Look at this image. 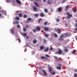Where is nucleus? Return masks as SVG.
<instances>
[{
    "mask_svg": "<svg viewBox=\"0 0 77 77\" xmlns=\"http://www.w3.org/2000/svg\"><path fill=\"white\" fill-rule=\"evenodd\" d=\"M63 53V51L61 50V49H60L58 51H57L55 52V54H62Z\"/></svg>",
    "mask_w": 77,
    "mask_h": 77,
    "instance_id": "1",
    "label": "nucleus"
},
{
    "mask_svg": "<svg viewBox=\"0 0 77 77\" xmlns=\"http://www.w3.org/2000/svg\"><path fill=\"white\" fill-rule=\"evenodd\" d=\"M66 15H67V18H68V19H70V18H71V17H72V15L71 14H70L69 12H67L66 13Z\"/></svg>",
    "mask_w": 77,
    "mask_h": 77,
    "instance_id": "2",
    "label": "nucleus"
},
{
    "mask_svg": "<svg viewBox=\"0 0 77 77\" xmlns=\"http://www.w3.org/2000/svg\"><path fill=\"white\" fill-rule=\"evenodd\" d=\"M58 66H57L56 67L57 69H59V70H60L61 69V66H62V64H60L58 65Z\"/></svg>",
    "mask_w": 77,
    "mask_h": 77,
    "instance_id": "3",
    "label": "nucleus"
},
{
    "mask_svg": "<svg viewBox=\"0 0 77 77\" xmlns=\"http://www.w3.org/2000/svg\"><path fill=\"white\" fill-rule=\"evenodd\" d=\"M57 10L58 12H60L62 11V9L61 7H59L58 8H57Z\"/></svg>",
    "mask_w": 77,
    "mask_h": 77,
    "instance_id": "4",
    "label": "nucleus"
},
{
    "mask_svg": "<svg viewBox=\"0 0 77 77\" xmlns=\"http://www.w3.org/2000/svg\"><path fill=\"white\" fill-rule=\"evenodd\" d=\"M19 23V21H14V22H13V24L15 25V24H18Z\"/></svg>",
    "mask_w": 77,
    "mask_h": 77,
    "instance_id": "5",
    "label": "nucleus"
},
{
    "mask_svg": "<svg viewBox=\"0 0 77 77\" xmlns=\"http://www.w3.org/2000/svg\"><path fill=\"white\" fill-rule=\"evenodd\" d=\"M69 9V6L68 5L66 6L65 10L66 11H67Z\"/></svg>",
    "mask_w": 77,
    "mask_h": 77,
    "instance_id": "6",
    "label": "nucleus"
},
{
    "mask_svg": "<svg viewBox=\"0 0 77 77\" xmlns=\"http://www.w3.org/2000/svg\"><path fill=\"white\" fill-rule=\"evenodd\" d=\"M40 16L42 17H44L45 16V15L43 13H41L40 14Z\"/></svg>",
    "mask_w": 77,
    "mask_h": 77,
    "instance_id": "7",
    "label": "nucleus"
},
{
    "mask_svg": "<svg viewBox=\"0 0 77 77\" xmlns=\"http://www.w3.org/2000/svg\"><path fill=\"white\" fill-rule=\"evenodd\" d=\"M36 29L38 31H40L41 30V28L39 26H37Z\"/></svg>",
    "mask_w": 77,
    "mask_h": 77,
    "instance_id": "8",
    "label": "nucleus"
},
{
    "mask_svg": "<svg viewBox=\"0 0 77 77\" xmlns=\"http://www.w3.org/2000/svg\"><path fill=\"white\" fill-rule=\"evenodd\" d=\"M43 72L44 73V74L45 75H47V72H46V71H45L44 70H42Z\"/></svg>",
    "mask_w": 77,
    "mask_h": 77,
    "instance_id": "9",
    "label": "nucleus"
},
{
    "mask_svg": "<svg viewBox=\"0 0 77 77\" xmlns=\"http://www.w3.org/2000/svg\"><path fill=\"white\" fill-rule=\"evenodd\" d=\"M34 5H35V6H37V7H39V5H38V3H37V2H34Z\"/></svg>",
    "mask_w": 77,
    "mask_h": 77,
    "instance_id": "10",
    "label": "nucleus"
},
{
    "mask_svg": "<svg viewBox=\"0 0 77 77\" xmlns=\"http://www.w3.org/2000/svg\"><path fill=\"white\" fill-rule=\"evenodd\" d=\"M54 58H55L56 60L57 61H59V58H58V57H57L54 56Z\"/></svg>",
    "mask_w": 77,
    "mask_h": 77,
    "instance_id": "11",
    "label": "nucleus"
},
{
    "mask_svg": "<svg viewBox=\"0 0 77 77\" xmlns=\"http://www.w3.org/2000/svg\"><path fill=\"white\" fill-rule=\"evenodd\" d=\"M44 30L46 31H48V30H49V29L47 27H45L44 28Z\"/></svg>",
    "mask_w": 77,
    "mask_h": 77,
    "instance_id": "12",
    "label": "nucleus"
},
{
    "mask_svg": "<svg viewBox=\"0 0 77 77\" xmlns=\"http://www.w3.org/2000/svg\"><path fill=\"white\" fill-rule=\"evenodd\" d=\"M33 9L34 11H36V10H37V8L35 6H33Z\"/></svg>",
    "mask_w": 77,
    "mask_h": 77,
    "instance_id": "13",
    "label": "nucleus"
},
{
    "mask_svg": "<svg viewBox=\"0 0 77 77\" xmlns=\"http://www.w3.org/2000/svg\"><path fill=\"white\" fill-rule=\"evenodd\" d=\"M41 58L42 59H46V60H47L48 59V58H46L44 56H42L41 57Z\"/></svg>",
    "mask_w": 77,
    "mask_h": 77,
    "instance_id": "14",
    "label": "nucleus"
},
{
    "mask_svg": "<svg viewBox=\"0 0 77 77\" xmlns=\"http://www.w3.org/2000/svg\"><path fill=\"white\" fill-rule=\"evenodd\" d=\"M57 32H58V33L60 34V33L61 32V30L60 29H58L57 30Z\"/></svg>",
    "mask_w": 77,
    "mask_h": 77,
    "instance_id": "15",
    "label": "nucleus"
},
{
    "mask_svg": "<svg viewBox=\"0 0 77 77\" xmlns=\"http://www.w3.org/2000/svg\"><path fill=\"white\" fill-rule=\"evenodd\" d=\"M27 20L28 21H29V22H30V21H32V18H28L27 19Z\"/></svg>",
    "mask_w": 77,
    "mask_h": 77,
    "instance_id": "16",
    "label": "nucleus"
},
{
    "mask_svg": "<svg viewBox=\"0 0 77 77\" xmlns=\"http://www.w3.org/2000/svg\"><path fill=\"white\" fill-rule=\"evenodd\" d=\"M16 2L18 4H21V2H20V1L18 0H16Z\"/></svg>",
    "mask_w": 77,
    "mask_h": 77,
    "instance_id": "17",
    "label": "nucleus"
},
{
    "mask_svg": "<svg viewBox=\"0 0 77 77\" xmlns=\"http://www.w3.org/2000/svg\"><path fill=\"white\" fill-rule=\"evenodd\" d=\"M15 19L16 20H20V17L18 16H17L15 17Z\"/></svg>",
    "mask_w": 77,
    "mask_h": 77,
    "instance_id": "18",
    "label": "nucleus"
},
{
    "mask_svg": "<svg viewBox=\"0 0 77 77\" xmlns=\"http://www.w3.org/2000/svg\"><path fill=\"white\" fill-rule=\"evenodd\" d=\"M19 17H23V14L22 13H20L19 14Z\"/></svg>",
    "mask_w": 77,
    "mask_h": 77,
    "instance_id": "19",
    "label": "nucleus"
},
{
    "mask_svg": "<svg viewBox=\"0 0 77 77\" xmlns=\"http://www.w3.org/2000/svg\"><path fill=\"white\" fill-rule=\"evenodd\" d=\"M76 51H76V50H73V51L72 52V54H75V52H76Z\"/></svg>",
    "mask_w": 77,
    "mask_h": 77,
    "instance_id": "20",
    "label": "nucleus"
},
{
    "mask_svg": "<svg viewBox=\"0 0 77 77\" xmlns=\"http://www.w3.org/2000/svg\"><path fill=\"white\" fill-rule=\"evenodd\" d=\"M48 50H49V48L48 47L46 49H45V52H47V51H48Z\"/></svg>",
    "mask_w": 77,
    "mask_h": 77,
    "instance_id": "21",
    "label": "nucleus"
},
{
    "mask_svg": "<svg viewBox=\"0 0 77 77\" xmlns=\"http://www.w3.org/2000/svg\"><path fill=\"white\" fill-rule=\"evenodd\" d=\"M22 35H23V36H27V33H25L24 34H22Z\"/></svg>",
    "mask_w": 77,
    "mask_h": 77,
    "instance_id": "22",
    "label": "nucleus"
},
{
    "mask_svg": "<svg viewBox=\"0 0 77 77\" xmlns=\"http://www.w3.org/2000/svg\"><path fill=\"white\" fill-rule=\"evenodd\" d=\"M68 49L67 48H66L65 49H64V51L65 52H67V51H68Z\"/></svg>",
    "mask_w": 77,
    "mask_h": 77,
    "instance_id": "23",
    "label": "nucleus"
},
{
    "mask_svg": "<svg viewBox=\"0 0 77 77\" xmlns=\"http://www.w3.org/2000/svg\"><path fill=\"white\" fill-rule=\"evenodd\" d=\"M11 33L12 34H14V29H12L11 30Z\"/></svg>",
    "mask_w": 77,
    "mask_h": 77,
    "instance_id": "24",
    "label": "nucleus"
},
{
    "mask_svg": "<svg viewBox=\"0 0 77 77\" xmlns=\"http://www.w3.org/2000/svg\"><path fill=\"white\" fill-rule=\"evenodd\" d=\"M49 72H51V71H52V68L51 67L49 68Z\"/></svg>",
    "mask_w": 77,
    "mask_h": 77,
    "instance_id": "25",
    "label": "nucleus"
},
{
    "mask_svg": "<svg viewBox=\"0 0 77 77\" xmlns=\"http://www.w3.org/2000/svg\"><path fill=\"white\" fill-rule=\"evenodd\" d=\"M43 49H44V46H41L40 47V50H43Z\"/></svg>",
    "mask_w": 77,
    "mask_h": 77,
    "instance_id": "26",
    "label": "nucleus"
},
{
    "mask_svg": "<svg viewBox=\"0 0 77 77\" xmlns=\"http://www.w3.org/2000/svg\"><path fill=\"white\" fill-rule=\"evenodd\" d=\"M44 35L45 37H48V36H49V35H48V34H45Z\"/></svg>",
    "mask_w": 77,
    "mask_h": 77,
    "instance_id": "27",
    "label": "nucleus"
},
{
    "mask_svg": "<svg viewBox=\"0 0 77 77\" xmlns=\"http://www.w3.org/2000/svg\"><path fill=\"white\" fill-rule=\"evenodd\" d=\"M33 43L34 44H36V43H37V41L36 40H34L33 41Z\"/></svg>",
    "mask_w": 77,
    "mask_h": 77,
    "instance_id": "28",
    "label": "nucleus"
},
{
    "mask_svg": "<svg viewBox=\"0 0 77 77\" xmlns=\"http://www.w3.org/2000/svg\"><path fill=\"white\" fill-rule=\"evenodd\" d=\"M44 24L45 26H47L48 24V23L47 22H45L44 23Z\"/></svg>",
    "mask_w": 77,
    "mask_h": 77,
    "instance_id": "29",
    "label": "nucleus"
},
{
    "mask_svg": "<svg viewBox=\"0 0 77 77\" xmlns=\"http://www.w3.org/2000/svg\"><path fill=\"white\" fill-rule=\"evenodd\" d=\"M45 12H46V13H47L48 12V10H47V9H45Z\"/></svg>",
    "mask_w": 77,
    "mask_h": 77,
    "instance_id": "30",
    "label": "nucleus"
},
{
    "mask_svg": "<svg viewBox=\"0 0 77 77\" xmlns=\"http://www.w3.org/2000/svg\"><path fill=\"white\" fill-rule=\"evenodd\" d=\"M23 32H26V29L25 28H23Z\"/></svg>",
    "mask_w": 77,
    "mask_h": 77,
    "instance_id": "31",
    "label": "nucleus"
},
{
    "mask_svg": "<svg viewBox=\"0 0 77 77\" xmlns=\"http://www.w3.org/2000/svg\"><path fill=\"white\" fill-rule=\"evenodd\" d=\"M59 41H63V39L62 38H59Z\"/></svg>",
    "mask_w": 77,
    "mask_h": 77,
    "instance_id": "32",
    "label": "nucleus"
},
{
    "mask_svg": "<svg viewBox=\"0 0 77 77\" xmlns=\"http://www.w3.org/2000/svg\"><path fill=\"white\" fill-rule=\"evenodd\" d=\"M35 16L36 17H38V16H39V14H35Z\"/></svg>",
    "mask_w": 77,
    "mask_h": 77,
    "instance_id": "33",
    "label": "nucleus"
},
{
    "mask_svg": "<svg viewBox=\"0 0 77 77\" xmlns=\"http://www.w3.org/2000/svg\"><path fill=\"white\" fill-rule=\"evenodd\" d=\"M51 74H52V75H55V74H56L55 72H51Z\"/></svg>",
    "mask_w": 77,
    "mask_h": 77,
    "instance_id": "34",
    "label": "nucleus"
},
{
    "mask_svg": "<svg viewBox=\"0 0 77 77\" xmlns=\"http://www.w3.org/2000/svg\"><path fill=\"white\" fill-rule=\"evenodd\" d=\"M44 43H45H45H46V42H47V40H45V39H44Z\"/></svg>",
    "mask_w": 77,
    "mask_h": 77,
    "instance_id": "35",
    "label": "nucleus"
},
{
    "mask_svg": "<svg viewBox=\"0 0 77 77\" xmlns=\"http://www.w3.org/2000/svg\"><path fill=\"white\" fill-rule=\"evenodd\" d=\"M73 11L74 12H76L77 11V9H74Z\"/></svg>",
    "mask_w": 77,
    "mask_h": 77,
    "instance_id": "36",
    "label": "nucleus"
},
{
    "mask_svg": "<svg viewBox=\"0 0 77 77\" xmlns=\"http://www.w3.org/2000/svg\"><path fill=\"white\" fill-rule=\"evenodd\" d=\"M23 17L24 18H27V16L26 15H24Z\"/></svg>",
    "mask_w": 77,
    "mask_h": 77,
    "instance_id": "37",
    "label": "nucleus"
},
{
    "mask_svg": "<svg viewBox=\"0 0 77 77\" xmlns=\"http://www.w3.org/2000/svg\"><path fill=\"white\" fill-rule=\"evenodd\" d=\"M48 5H50V4H51V2H50V1H48Z\"/></svg>",
    "mask_w": 77,
    "mask_h": 77,
    "instance_id": "38",
    "label": "nucleus"
},
{
    "mask_svg": "<svg viewBox=\"0 0 77 77\" xmlns=\"http://www.w3.org/2000/svg\"><path fill=\"white\" fill-rule=\"evenodd\" d=\"M56 21H57V22H59V21H60V20L58 18H57L56 19Z\"/></svg>",
    "mask_w": 77,
    "mask_h": 77,
    "instance_id": "39",
    "label": "nucleus"
},
{
    "mask_svg": "<svg viewBox=\"0 0 77 77\" xmlns=\"http://www.w3.org/2000/svg\"><path fill=\"white\" fill-rule=\"evenodd\" d=\"M54 36L55 37H57V35L56 33H54Z\"/></svg>",
    "mask_w": 77,
    "mask_h": 77,
    "instance_id": "40",
    "label": "nucleus"
},
{
    "mask_svg": "<svg viewBox=\"0 0 77 77\" xmlns=\"http://www.w3.org/2000/svg\"><path fill=\"white\" fill-rule=\"evenodd\" d=\"M60 38H63V35H62L60 36Z\"/></svg>",
    "mask_w": 77,
    "mask_h": 77,
    "instance_id": "41",
    "label": "nucleus"
},
{
    "mask_svg": "<svg viewBox=\"0 0 77 77\" xmlns=\"http://www.w3.org/2000/svg\"><path fill=\"white\" fill-rule=\"evenodd\" d=\"M53 49V48L51 47L50 48V51H51Z\"/></svg>",
    "mask_w": 77,
    "mask_h": 77,
    "instance_id": "42",
    "label": "nucleus"
},
{
    "mask_svg": "<svg viewBox=\"0 0 77 77\" xmlns=\"http://www.w3.org/2000/svg\"><path fill=\"white\" fill-rule=\"evenodd\" d=\"M64 35L65 36H68V33H65L64 34Z\"/></svg>",
    "mask_w": 77,
    "mask_h": 77,
    "instance_id": "43",
    "label": "nucleus"
},
{
    "mask_svg": "<svg viewBox=\"0 0 77 77\" xmlns=\"http://www.w3.org/2000/svg\"><path fill=\"white\" fill-rule=\"evenodd\" d=\"M66 0H63L62 1V3H65V2H66Z\"/></svg>",
    "mask_w": 77,
    "mask_h": 77,
    "instance_id": "44",
    "label": "nucleus"
},
{
    "mask_svg": "<svg viewBox=\"0 0 77 77\" xmlns=\"http://www.w3.org/2000/svg\"><path fill=\"white\" fill-rule=\"evenodd\" d=\"M46 57H50V56L47 54L45 55Z\"/></svg>",
    "mask_w": 77,
    "mask_h": 77,
    "instance_id": "45",
    "label": "nucleus"
},
{
    "mask_svg": "<svg viewBox=\"0 0 77 77\" xmlns=\"http://www.w3.org/2000/svg\"><path fill=\"white\" fill-rule=\"evenodd\" d=\"M74 75L75 76V77H77V74L76 73H75Z\"/></svg>",
    "mask_w": 77,
    "mask_h": 77,
    "instance_id": "46",
    "label": "nucleus"
},
{
    "mask_svg": "<svg viewBox=\"0 0 77 77\" xmlns=\"http://www.w3.org/2000/svg\"><path fill=\"white\" fill-rule=\"evenodd\" d=\"M17 27L18 28H20V26L19 25H17Z\"/></svg>",
    "mask_w": 77,
    "mask_h": 77,
    "instance_id": "47",
    "label": "nucleus"
},
{
    "mask_svg": "<svg viewBox=\"0 0 77 77\" xmlns=\"http://www.w3.org/2000/svg\"><path fill=\"white\" fill-rule=\"evenodd\" d=\"M6 2H7V3H9L10 2L8 0H6Z\"/></svg>",
    "mask_w": 77,
    "mask_h": 77,
    "instance_id": "48",
    "label": "nucleus"
},
{
    "mask_svg": "<svg viewBox=\"0 0 77 77\" xmlns=\"http://www.w3.org/2000/svg\"><path fill=\"white\" fill-rule=\"evenodd\" d=\"M33 32H34V33H35V32H36V29H33Z\"/></svg>",
    "mask_w": 77,
    "mask_h": 77,
    "instance_id": "49",
    "label": "nucleus"
},
{
    "mask_svg": "<svg viewBox=\"0 0 77 77\" xmlns=\"http://www.w3.org/2000/svg\"><path fill=\"white\" fill-rule=\"evenodd\" d=\"M18 40L19 42H21V39H18Z\"/></svg>",
    "mask_w": 77,
    "mask_h": 77,
    "instance_id": "50",
    "label": "nucleus"
},
{
    "mask_svg": "<svg viewBox=\"0 0 77 77\" xmlns=\"http://www.w3.org/2000/svg\"><path fill=\"white\" fill-rule=\"evenodd\" d=\"M26 23H29V21L27 20V21H26Z\"/></svg>",
    "mask_w": 77,
    "mask_h": 77,
    "instance_id": "51",
    "label": "nucleus"
},
{
    "mask_svg": "<svg viewBox=\"0 0 77 77\" xmlns=\"http://www.w3.org/2000/svg\"><path fill=\"white\" fill-rule=\"evenodd\" d=\"M74 72H77V69H75Z\"/></svg>",
    "mask_w": 77,
    "mask_h": 77,
    "instance_id": "52",
    "label": "nucleus"
},
{
    "mask_svg": "<svg viewBox=\"0 0 77 77\" xmlns=\"http://www.w3.org/2000/svg\"><path fill=\"white\" fill-rule=\"evenodd\" d=\"M29 27V25H26V28H28Z\"/></svg>",
    "mask_w": 77,
    "mask_h": 77,
    "instance_id": "53",
    "label": "nucleus"
},
{
    "mask_svg": "<svg viewBox=\"0 0 77 77\" xmlns=\"http://www.w3.org/2000/svg\"><path fill=\"white\" fill-rule=\"evenodd\" d=\"M26 38H27V39H29V36H27L26 37Z\"/></svg>",
    "mask_w": 77,
    "mask_h": 77,
    "instance_id": "54",
    "label": "nucleus"
},
{
    "mask_svg": "<svg viewBox=\"0 0 77 77\" xmlns=\"http://www.w3.org/2000/svg\"><path fill=\"white\" fill-rule=\"evenodd\" d=\"M75 26L76 27H77V23H76L75 24Z\"/></svg>",
    "mask_w": 77,
    "mask_h": 77,
    "instance_id": "55",
    "label": "nucleus"
},
{
    "mask_svg": "<svg viewBox=\"0 0 77 77\" xmlns=\"http://www.w3.org/2000/svg\"><path fill=\"white\" fill-rule=\"evenodd\" d=\"M65 25L66 26V27H68V26H67V25H68V24H66Z\"/></svg>",
    "mask_w": 77,
    "mask_h": 77,
    "instance_id": "56",
    "label": "nucleus"
},
{
    "mask_svg": "<svg viewBox=\"0 0 77 77\" xmlns=\"http://www.w3.org/2000/svg\"><path fill=\"white\" fill-rule=\"evenodd\" d=\"M75 30L76 31H77V28H75Z\"/></svg>",
    "mask_w": 77,
    "mask_h": 77,
    "instance_id": "57",
    "label": "nucleus"
},
{
    "mask_svg": "<svg viewBox=\"0 0 77 77\" xmlns=\"http://www.w3.org/2000/svg\"><path fill=\"white\" fill-rule=\"evenodd\" d=\"M51 12H53V10H51Z\"/></svg>",
    "mask_w": 77,
    "mask_h": 77,
    "instance_id": "58",
    "label": "nucleus"
},
{
    "mask_svg": "<svg viewBox=\"0 0 77 77\" xmlns=\"http://www.w3.org/2000/svg\"><path fill=\"white\" fill-rule=\"evenodd\" d=\"M41 20H42V19L41 18L39 20V21H41Z\"/></svg>",
    "mask_w": 77,
    "mask_h": 77,
    "instance_id": "59",
    "label": "nucleus"
},
{
    "mask_svg": "<svg viewBox=\"0 0 77 77\" xmlns=\"http://www.w3.org/2000/svg\"><path fill=\"white\" fill-rule=\"evenodd\" d=\"M43 2H45V0H43Z\"/></svg>",
    "mask_w": 77,
    "mask_h": 77,
    "instance_id": "60",
    "label": "nucleus"
},
{
    "mask_svg": "<svg viewBox=\"0 0 77 77\" xmlns=\"http://www.w3.org/2000/svg\"><path fill=\"white\" fill-rule=\"evenodd\" d=\"M75 22L76 23H77V20H75Z\"/></svg>",
    "mask_w": 77,
    "mask_h": 77,
    "instance_id": "61",
    "label": "nucleus"
},
{
    "mask_svg": "<svg viewBox=\"0 0 77 77\" xmlns=\"http://www.w3.org/2000/svg\"><path fill=\"white\" fill-rule=\"evenodd\" d=\"M34 0V1H38V0Z\"/></svg>",
    "mask_w": 77,
    "mask_h": 77,
    "instance_id": "62",
    "label": "nucleus"
},
{
    "mask_svg": "<svg viewBox=\"0 0 77 77\" xmlns=\"http://www.w3.org/2000/svg\"><path fill=\"white\" fill-rule=\"evenodd\" d=\"M2 12H3V11H1Z\"/></svg>",
    "mask_w": 77,
    "mask_h": 77,
    "instance_id": "63",
    "label": "nucleus"
},
{
    "mask_svg": "<svg viewBox=\"0 0 77 77\" xmlns=\"http://www.w3.org/2000/svg\"><path fill=\"white\" fill-rule=\"evenodd\" d=\"M0 16H2V14H0Z\"/></svg>",
    "mask_w": 77,
    "mask_h": 77,
    "instance_id": "64",
    "label": "nucleus"
}]
</instances>
